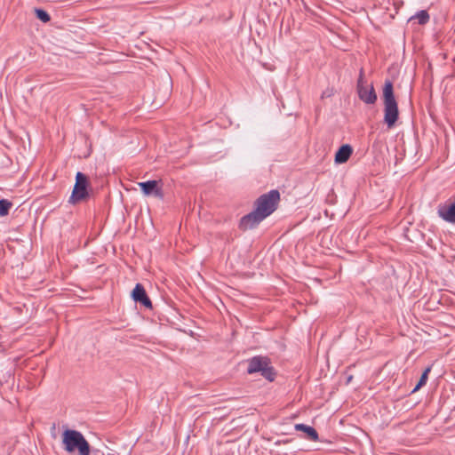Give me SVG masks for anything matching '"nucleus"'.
<instances>
[{
    "mask_svg": "<svg viewBox=\"0 0 455 455\" xmlns=\"http://www.w3.org/2000/svg\"><path fill=\"white\" fill-rule=\"evenodd\" d=\"M384 101V123L388 128L395 126L398 116V106L394 95L393 83L389 80L385 81L383 87Z\"/></svg>",
    "mask_w": 455,
    "mask_h": 455,
    "instance_id": "1",
    "label": "nucleus"
},
{
    "mask_svg": "<svg viewBox=\"0 0 455 455\" xmlns=\"http://www.w3.org/2000/svg\"><path fill=\"white\" fill-rule=\"evenodd\" d=\"M62 443L68 452L77 450L79 455H90V444L79 431L65 430L62 435Z\"/></svg>",
    "mask_w": 455,
    "mask_h": 455,
    "instance_id": "2",
    "label": "nucleus"
},
{
    "mask_svg": "<svg viewBox=\"0 0 455 455\" xmlns=\"http://www.w3.org/2000/svg\"><path fill=\"white\" fill-rule=\"evenodd\" d=\"M280 200V194L277 190H270L268 193L260 196L255 202V209L260 214L269 216L276 208Z\"/></svg>",
    "mask_w": 455,
    "mask_h": 455,
    "instance_id": "3",
    "label": "nucleus"
},
{
    "mask_svg": "<svg viewBox=\"0 0 455 455\" xmlns=\"http://www.w3.org/2000/svg\"><path fill=\"white\" fill-rule=\"evenodd\" d=\"M247 372L253 374L260 372V374L267 379L273 381L275 379V372L273 367L270 366L269 360L267 357L254 356L248 361Z\"/></svg>",
    "mask_w": 455,
    "mask_h": 455,
    "instance_id": "4",
    "label": "nucleus"
},
{
    "mask_svg": "<svg viewBox=\"0 0 455 455\" xmlns=\"http://www.w3.org/2000/svg\"><path fill=\"white\" fill-rule=\"evenodd\" d=\"M87 186L88 179L86 175L78 172L76 175V183L69 197V203L76 204L85 200L89 196Z\"/></svg>",
    "mask_w": 455,
    "mask_h": 455,
    "instance_id": "5",
    "label": "nucleus"
},
{
    "mask_svg": "<svg viewBox=\"0 0 455 455\" xmlns=\"http://www.w3.org/2000/svg\"><path fill=\"white\" fill-rule=\"evenodd\" d=\"M357 93L359 99L365 104H374L377 101V94L372 85H368L363 78V73L361 70L357 81Z\"/></svg>",
    "mask_w": 455,
    "mask_h": 455,
    "instance_id": "6",
    "label": "nucleus"
},
{
    "mask_svg": "<svg viewBox=\"0 0 455 455\" xmlns=\"http://www.w3.org/2000/svg\"><path fill=\"white\" fill-rule=\"evenodd\" d=\"M438 216L444 221L455 224V196L437 207Z\"/></svg>",
    "mask_w": 455,
    "mask_h": 455,
    "instance_id": "7",
    "label": "nucleus"
},
{
    "mask_svg": "<svg viewBox=\"0 0 455 455\" xmlns=\"http://www.w3.org/2000/svg\"><path fill=\"white\" fill-rule=\"evenodd\" d=\"M265 219L266 214H260L256 209H254V211L241 219L239 228L243 230L254 228Z\"/></svg>",
    "mask_w": 455,
    "mask_h": 455,
    "instance_id": "8",
    "label": "nucleus"
},
{
    "mask_svg": "<svg viewBox=\"0 0 455 455\" xmlns=\"http://www.w3.org/2000/svg\"><path fill=\"white\" fill-rule=\"evenodd\" d=\"M132 297L136 302H140L144 307L148 308L152 307V303L149 298L148 297L146 291L142 284L137 283L132 292Z\"/></svg>",
    "mask_w": 455,
    "mask_h": 455,
    "instance_id": "9",
    "label": "nucleus"
},
{
    "mask_svg": "<svg viewBox=\"0 0 455 455\" xmlns=\"http://www.w3.org/2000/svg\"><path fill=\"white\" fill-rule=\"evenodd\" d=\"M139 186L146 196L153 195L158 198L163 197V191L158 187V181L156 180L140 182Z\"/></svg>",
    "mask_w": 455,
    "mask_h": 455,
    "instance_id": "10",
    "label": "nucleus"
},
{
    "mask_svg": "<svg viewBox=\"0 0 455 455\" xmlns=\"http://www.w3.org/2000/svg\"><path fill=\"white\" fill-rule=\"evenodd\" d=\"M353 153V148L350 145H342L335 155V162L337 164L346 163Z\"/></svg>",
    "mask_w": 455,
    "mask_h": 455,
    "instance_id": "11",
    "label": "nucleus"
},
{
    "mask_svg": "<svg viewBox=\"0 0 455 455\" xmlns=\"http://www.w3.org/2000/svg\"><path fill=\"white\" fill-rule=\"evenodd\" d=\"M294 428L297 431L304 432L307 435V439L310 441H317L319 438L318 433L316 432V430L310 426L299 423L294 426Z\"/></svg>",
    "mask_w": 455,
    "mask_h": 455,
    "instance_id": "12",
    "label": "nucleus"
},
{
    "mask_svg": "<svg viewBox=\"0 0 455 455\" xmlns=\"http://www.w3.org/2000/svg\"><path fill=\"white\" fill-rule=\"evenodd\" d=\"M411 19L418 20L420 25H425L429 21V14L427 11L422 10L417 12Z\"/></svg>",
    "mask_w": 455,
    "mask_h": 455,
    "instance_id": "13",
    "label": "nucleus"
},
{
    "mask_svg": "<svg viewBox=\"0 0 455 455\" xmlns=\"http://www.w3.org/2000/svg\"><path fill=\"white\" fill-rule=\"evenodd\" d=\"M12 206V203L6 199L0 200V216L4 217L9 213L11 207Z\"/></svg>",
    "mask_w": 455,
    "mask_h": 455,
    "instance_id": "14",
    "label": "nucleus"
},
{
    "mask_svg": "<svg viewBox=\"0 0 455 455\" xmlns=\"http://www.w3.org/2000/svg\"><path fill=\"white\" fill-rule=\"evenodd\" d=\"M431 369L428 367L427 368L424 372L422 373L418 384L416 385V387L413 388L412 392H416L418 391L421 387H423L424 385H426L427 381V379H428V373L430 372Z\"/></svg>",
    "mask_w": 455,
    "mask_h": 455,
    "instance_id": "15",
    "label": "nucleus"
},
{
    "mask_svg": "<svg viewBox=\"0 0 455 455\" xmlns=\"http://www.w3.org/2000/svg\"><path fill=\"white\" fill-rule=\"evenodd\" d=\"M35 12L36 18L44 23L48 22L51 20L50 15L43 9H35Z\"/></svg>",
    "mask_w": 455,
    "mask_h": 455,
    "instance_id": "16",
    "label": "nucleus"
}]
</instances>
